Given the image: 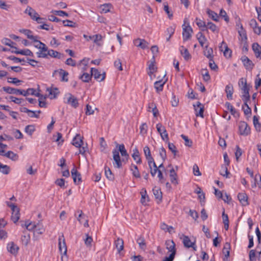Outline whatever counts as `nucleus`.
Here are the masks:
<instances>
[{
	"mask_svg": "<svg viewBox=\"0 0 261 261\" xmlns=\"http://www.w3.org/2000/svg\"><path fill=\"white\" fill-rule=\"evenodd\" d=\"M3 90L8 94H13L16 95H22L27 96L30 94H34L36 91L34 88H29L27 90H20L10 87H4Z\"/></svg>",
	"mask_w": 261,
	"mask_h": 261,
	"instance_id": "1",
	"label": "nucleus"
},
{
	"mask_svg": "<svg viewBox=\"0 0 261 261\" xmlns=\"http://www.w3.org/2000/svg\"><path fill=\"white\" fill-rule=\"evenodd\" d=\"M34 47L39 49L36 53L38 58H47V53L48 51L47 46L43 42L37 40H35Z\"/></svg>",
	"mask_w": 261,
	"mask_h": 261,
	"instance_id": "2",
	"label": "nucleus"
},
{
	"mask_svg": "<svg viewBox=\"0 0 261 261\" xmlns=\"http://www.w3.org/2000/svg\"><path fill=\"white\" fill-rule=\"evenodd\" d=\"M186 19L184 20V24L182 25L183 32L182 37L184 41H187L191 37V34L193 33V30L188 23L187 25H186Z\"/></svg>",
	"mask_w": 261,
	"mask_h": 261,
	"instance_id": "3",
	"label": "nucleus"
},
{
	"mask_svg": "<svg viewBox=\"0 0 261 261\" xmlns=\"http://www.w3.org/2000/svg\"><path fill=\"white\" fill-rule=\"evenodd\" d=\"M150 169V172L152 177H154L156 173H158V177L159 180L163 183L164 182V177L162 171L159 169L156 164L155 166L152 164V165L149 166Z\"/></svg>",
	"mask_w": 261,
	"mask_h": 261,
	"instance_id": "4",
	"label": "nucleus"
},
{
	"mask_svg": "<svg viewBox=\"0 0 261 261\" xmlns=\"http://www.w3.org/2000/svg\"><path fill=\"white\" fill-rule=\"evenodd\" d=\"M157 131L160 134L162 139L166 142H168V135L165 127L160 123H158L156 125Z\"/></svg>",
	"mask_w": 261,
	"mask_h": 261,
	"instance_id": "5",
	"label": "nucleus"
},
{
	"mask_svg": "<svg viewBox=\"0 0 261 261\" xmlns=\"http://www.w3.org/2000/svg\"><path fill=\"white\" fill-rule=\"evenodd\" d=\"M239 129L241 135L247 136L250 133V128L245 121L240 122Z\"/></svg>",
	"mask_w": 261,
	"mask_h": 261,
	"instance_id": "6",
	"label": "nucleus"
},
{
	"mask_svg": "<svg viewBox=\"0 0 261 261\" xmlns=\"http://www.w3.org/2000/svg\"><path fill=\"white\" fill-rule=\"evenodd\" d=\"M113 160L115 161L114 166L117 168L122 167V162L124 161V159L121 161L119 155V151L116 149H114L112 151Z\"/></svg>",
	"mask_w": 261,
	"mask_h": 261,
	"instance_id": "7",
	"label": "nucleus"
},
{
	"mask_svg": "<svg viewBox=\"0 0 261 261\" xmlns=\"http://www.w3.org/2000/svg\"><path fill=\"white\" fill-rule=\"evenodd\" d=\"M91 72L92 76H93L94 79L98 82H101L103 81L106 78V73L104 72L102 73H101L96 68H91Z\"/></svg>",
	"mask_w": 261,
	"mask_h": 261,
	"instance_id": "8",
	"label": "nucleus"
},
{
	"mask_svg": "<svg viewBox=\"0 0 261 261\" xmlns=\"http://www.w3.org/2000/svg\"><path fill=\"white\" fill-rule=\"evenodd\" d=\"M193 107L196 112V116L203 118L204 107L203 105L199 101H197L196 104L193 105Z\"/></svg>",
	"mask_w": 261,
	"mask_h": 261,
	"instance_id": "9",
	"label": "nucleus"
},
{
	"mask_svg": "<svg viewBox=\"0 0 261 261\" xmlns=\"http://www.w3.org/2000/svg\"><path fill=\"white\" fill-rule=\"evenodd\" d=\"M144 153L146 160L148 161V166H150L153 164L155 166V162L153 158L151 155V152L148 146H145L143 149Z\"/></svg>",
	"mask_w": 261,
	"mask_h": 261,
	"instance_id": "10",
	"label": "nucleus"
},
{
	"mask_svg": "<svg viewBox=\"0 0 261 261\" xmlns=\"http://www.w3.org/2000/svg\"><path fill=\"white\" fill-rule=\"evenodd\" d=\"M67 96L68 97L66 103L74 108H77L79 106L77 99L70 93H68Z\"/></svg>",
	"mask_w": 261,
	"mask_h": 261,
	"instance_id": "11",
	"label": "nucleus"
},
{
	"mask_svg": "<svg viewBox=\"0 0 261 261\" xmlns=\"http://www.w3.org/2000/svg\"><path fill=\"white\" fill-rule=\"evenodd\" d=\"M59 249L61 252L62 253V251L63 250V254L66 255L67 253V247L66 245V243L65 242V240L64 239V236L62 235L61 237H59Z\"/></svg>",
	"mask_w": 261,
	"mask_h": 261,
	"instance_id": "12",
	"label": "nucleus"
},
{
	"mask_svg": "<svg viewBox=\"0 0 261 261\" xmlns=\"http://www.w3.org/2000/svg\"><path fill=\"white\" fill-rule=\"evenodd\" d=\"M165 244L166 248L171 252L170 254H173V257H175L176 254L175 244L173 240H168L166 241Z\"/></svg>",
	"mask_w": 261,
	"mask_h": 261,
	"instance_id": "13",
	"label": "nucleus"
},
{
	"mask_svg": "<svg viewBox=\"0 0 261 261\" xmlns=\"http://www.w3.org/2000/svg\"><path fill=\"white\" fill-rule=\"evenodd\" d=\"M135 45L139 47L142 49H145L148 47V42L144 39L140 38L136 39L134 40Z\"/></svg>",
	"mask_w": 261,
	"mask_h": 261,
	"instance_id": "14",
	"label": "nucleus"
},
{
	"mask_svg": "<svg viewBox=\"0 0 261 261\" xmlns=\"http://www.w3.org/2000/svg\"><path fill=\"white\" fill-rule=\"evenodd\" d=\"M241 60L243 63L244 66L247 69H252L254 67V64L246 56L242 57Z\"/></svg>",
	"mask_w": 261,
	"mask_h": 261,
	"instance_id": "15",
	"label": "nucleus"
},
{
	"mask_svg": "<svg viewBox=\"0 0 261 261\" xmlns=\"http://www.w3.org/2000/svg\"><path fill=\"white\" fill-rule=\"evenodd\" d=\"M113 6L110 3H106L99 6L100 13H107L111 12V10L113 9Z\"/></svg>",
	"mask_w": 261,
	"mask_h": 261,
	"instance_id": "16",
	"label": "nucleus"
},
{
	"mask_svg": "<svg viewBox=\"0 0 261 261\" xmlns=\"http://www.w3.org/2000/svg\"><path fill=\"white\" fill-rule=\"evenodd\" d=\"M20 32L25 35L28 38L32 40L34 42H35V40H37V39L39 38V37L37 36L33 35L32 34V32L30 30L22 29L20 30Z\"/></svg>",
	"mask_w": 261,
	"mask_h": 261,
	"instance_id": "17",
	"label": "nucleus"
},
{
	"mask_svg": "<svg viewBox=\"0 0 261 261\" xmlns=\"http://www.w3.org/2000/svg\"><path fill=\"white\" fill-rule=\"evenodd\" d=\"M24 13L28 14L31 18L34 20H35L36 18L39 17V14L37 13V12L30 6H28L24 11Z\"/></svg>",
	"mask_w": 261,
	"mask_h": 261,
	"instance_id": "18",
	"label": "nucleus"
},
{
	"mask_svg": "<svg viewBox=\"0 0 261 261\" xmlns=\"http://www.w3.org/2000/svg\"><path fill=\"white\" fill-rule=\"evenodd\" d=\"M219 47L220 51H223L224 55L225 57L227 56V52H229L228 57H231V50L228 47L227 44L224 41L222 42Z\"/></svg>",
	"mask_w": 261,
	"mask_h": 261,
	"instance_id": "19",
	"label": "nucleus"
},
{
	"mask_svg": "<svg viewBox=\"0 0 261 261\" xmlns=\"http://www.w3.org/2000/svg\"><path fill=\"white\" fill-rule=\"evenodd\" d=\"M48 56H50L51 58L61 59L64 57V55L53 49H48L47 53V58Z\"/></svg>",
	"mask_w": 261,
	"mask_h": 261,
	"instance_id": "20",
	"label": "nucleus"
},
{
	"mask_svg": "<svg viewBox=\"0 0 261 261\" xmlns=\"http://www.w3.org/2000/svg\"><path fill=\"white\" fill-rule=\"evenodd\" d=\"M252 47L255 57L261 59V46L257 43H254L252 44Z\"/></svg>",
	"mask_w": 261,
	"mask_h": 261,
	"instance_id": "21",
	"label": "nucleus"
},
{
	"mask_svg": "<svg viewBox=\"0 0 261 261\" xmlns=\"http://www.w3.org/2000/svg\"><path fill=\"white\" fill-rule=\"evenodd\" d=\"M225 91L226 93L227 98L229 100L232 99V94H233V93L234 91L232 85L231 84H229L226 85V86L225 87Z\"/></svg>",
	"mask_w": 261,
	"mask_h": 261,
	"instance_id": "22",
	"label": "nucleus"
},
{
	"mask_svg": "<svg viewBox=\"0 0 261 261\" xmlns=\"http://www.w3.org/2000/svg\"><path fill=\"white\" fill-rule=\"evenodd\" d=\"M72 145L76 147H81L83 144V140L80 135L77 134L72 140Z\"/></svg>",
	"mask_w": 261,
	"mask_h": 261,
	"instance_id": "23",
	"label": "nucleus"
},
{
	"mask_svg": "<svg viewBox=\"0 0 261 261\" xmlns=\"http://www.w3.org/2000/svg\"><path fill=\"white\" fill-rule=\"evenodd\" d=\"M7 248L8 251L12 254H17L19 247L12 242L8 244Z\"/></svg>",
	"mask_w": 261,
	"mask_h": 261,
	"instance_id": "24",
	"label": "nucleus"
},
{
	"mask_svg": "<svg viewBox=\"0 0 261 261\" xmlns=\"http://www.w3.org/2000/svg\"><path fill=\"white\" fill-rule=\"evenodd\" d=\"M230 249V245L228 243H225L222 250L223 253L225 256L223 258L224 261H228V258L229 256V250Z\"/></svg>",
	"mask_w": 261,
	"mask_h": 261,
	"instance_id": "25",
	"label": "nucleus"
},
{
	"mask_svg": "<svg viewBox=\"0 0 261 261\" xmlns=\"http://www.w3.org/2000/svg\"><path fill=\"white\" fill-rule=\"evenodd\" d=\"M238 198L240 202L243 205L248 204V196L245 193H240L238 195Z\"/></svg>",
	"mask_w": 261,
	"mask_h": 261,
	"instance_id": "26",
	"label": "nucleus"
},
{
	"mask_svg": "<svg viewBox=\"0 0 261 261\" xmlns=\"http://www.w3.org/2000/svg\"><path fill=\"white\" fill-rule=\"evenodd\" d=\"M180 52L185 60L188 61L191 58V56L190 54L188 49L185 48L183 46H181L180 47Z\"/></svg>",
	"mask_w": 261,
	"mask_h": 261,
	"instance_id": "27",
	"label": "nucleus"
},
{
	"mask_svg": "<svg viewBox=\"0 0 261 261\" xmlns=\"http://www.w3.org/2000/svg\"><path fill=\"white\" fill-rule=\"evenodd\" d=\"M213 49L211 47H208V45H206L205 46V50L204 51V55L208 59H209L210 61H213Z\"/></svg>",
	"mask_w": 261,
	"mask_h": 261,
	"instance_id": "28",
	"label": "nucleus"
},
{
	"mask_svg": "<svg viewBox=\"0 0 261 261\" xmlns=\"http://www.w3.org/2000/svg\"><path fill=\"white\" fill-rule=\"evenodd\" d=\"M170 177L172 184L175 185L178 184L177 174L173 168L170 170Z\"/></svg>",
	"mask_w": 261,
	"mask_h": 261,
	"instance_id": "29",
	"label": "nucleus"
},
{
	"mask_svg": "<svg viewBox=\"0 0 261 261\" xmlns=\"http://www.w3.org/2000/svg\"><path fill=\"white\" fill-rule=\"evenodd\" d=\"M115 245L116 249H117L118 253H120V251L124 248L123 240L120 238H118L115 241Z\"/></svg>",
	"mask_w": 261,
	"mask_h": 261,
	"instance_id": "30",
	"label": "nucleus"
},
{
	"mask_svg": "<svg viewBox=\"0 0 261 261\" xmlns=\"http://www.w3.org/2000/svg\"><path fill=\"white\" fill-rule=\"evenodd\" d=\"M132 157L133 159L136 162L137 164H141V159L140 156L139 151L137 148H135L133 149Z\"/></svg>",
	"mask_w": 261,
	"mask_h": 261,
	"instance_id": "31",
	"label": "nucleus"
},
{
	"mask_svg": "<svg viewBox=\"0 0 261 261\" xmlns=\"http://www.w3.org/2000/svg\"><path fill=\"white\" fill-rule=\"evenodd\" d=\"M47 91L48 92L49 95H50V98L53 99L57 97V95L59 94V92L57 88H47L46 89Z\"/></svg>",
	"mask_w": 261,
	"mask_h": 261,
	"instance_id": "32",
	"label": "nucleus"
},
{
	"mask_svg": "<svg viewBox=\"0 0 261 261\" xmlns=\"http://www.w3.org/2000/svg\"><path fill=\"white\" fill-rule=\"evenodd\" d=\"M141 202L142 204H146V202L149 201V198L146 194V191L145 189H142L141 192Z\"/></svg>",
	"mask_w": 261,
	"mask_h": 261,
	"instance_id": "33",
	"label": "nucleus"
},
{
	"mask_svg": "<svg viewBox=\"0 0 261 261\" xmlns=\"http://www.w3.org/2000/svg\"><path fill=\"white\" fill-rule=\"evenodd\" d=\"M165 83V82H163L161 80L156 81L154 83V88L156 89L157 92H160L163 90Z\"/></svg>",
	"mask_w": 261,
	"mask_h": 261,
	"instance_id": "34",
	"label": "nucleus"
},
{
	"mask_svg": "<svg viewBox=\"0 0 261 261\" xmlns=\"http://www.w3.org/2000/svg\"><path fill=\"white\" fill-rule=\"evenodd\" d=\"M196 37L200 45L203 47L204 43L207 41L206 38L201 32H199Z\"/></svg>",
	"mask_w": 261,
	"mask_h": 261,
	"instance_id": "35",
	"label": "nucleus"
},
{
	"mask_svg": "<svg viewBox=\"0 0 261 261\" xmlns=\"http://www.w3.org/2000/svg\"><path fill=\"white\" fill-rule=\"evenodd\" d=\"M238 33L240 37L241 38L242 41L246 42L247 39L246 32V31L244 29L242 24L241 25L240 30H239Z\"/></svg>",
	"mask_w": 261,
	"mask_h": 261,
	"instance_id": "36",
	"label": "nucleus"
},
{
	"mask_svg": "<svg viewBox=\"0 0 261 261\" xmlns=\"http://www.w3.org/2000/svg\"><path fill=\"white\" fill-rule=\"evenodd\" d=\"M195 21L197 26L201 29V31H203L206 30V24L204 21L196 18Z\"/></svg>",
	"mask_w": 261,
	"mask_h": 261,
	"instance_id": "37",
	"label": "nucleus"
},
{
	"mask_svg": "<svg viewBox=\"0 0 261 261\" xmlns=\"http://www.w3.org/2000/svg\"><path fill=\"white\" fill-rule=\"evenodd\" d=\"M183 243L187 248L193 247V245H194V243L192 242L189 238L186 236L184 237Z\"/></svg>",
	"mask_w": 261,
	"mask_h": 261,
	"instance_id": "38",
	"label": "nucleus"
},
{
	"mask_svg": "<svg viewBox=\"0 0 261 261\" xmlns=\"http://www.w3.org/2000/svg\"><path fill=\"white\" fill-rule=\"evenodd\" d=\"M80 79H81L83 82L85 83L89 82L91 78H92V74H89L88 73H83L82 75H81L79 77Z\"/></svg>",
	"mask_w": 261,
	"mask_h": 261,
	"instance_id": "39",
	"label": "nucleus"
},
{
	"mask_svg": "<svg viewBox=\"0 0 261 261\" xmlns=\"http://www.w3.org/2000/svg\"><path fill=\"white\" fill-rule=\"evenodd\" d=\"M130 170L133 172V175L136 178H140L141 175L138 170V167L134 164H132Z\"/></svg>",
	"mask_w": 261,
	"mask_h": 261,
	"instance_id": "40",
	"label": "nucleus"
},
{
	"mask_svg": "<svg viewBox=\"0 0 261 261\" xmlns=\"http://www.w3.org/2000/svg\"><path fill=\"white\" fill-rule=\"evenodd\" d=\"M117 146H118L119 147L118 151L120 152L122 156L126 158H128L129 156V155L125 148L124 144H122L120 145H117Z\"/></svg>",
	"mask_w": 261,
	"mask_h": 261,
	"instance_id": "41",
	"label": "nucleus"
},
{
	"mask_svg": "<svg viewBox=\"0 0 261 261\" xmlns=\"http://www.w3.org/2000/svg\"><path fill=\"white\" fill-rule=\"evenodd\" d=\"M105 175H106L107 178L108 179H109L110 180H112V181L114 179V176L113 174L111 169L106 166L105 167Z\"/></svg>",
	"mask_w": 261,
	"mask_h": 261,
	"instance_id": "42",
	"label": "nucleus"
},
{
	"mask_svg": "<svg viewBox=\"0 0 261 261\" xmlns=\"http://www.w3.org/2000/svg\"><path fill=\"white\" fill-rule=\"evenodd\" d=\"M137 243L139 244L141 249L145 250L146 247V243L143 237L140 236L137 240Z\"/></svg>",
	"mask_w": 261,
	"mask_h": 261,
	"instance_id": "43",
	"label": "nucleus"
},
{
	"mask_svg": "<svg viewBox=\"0 0 261 261\" xmlns=\"http://www.w3.org/2000/svg\"><path fill=\"white\" fill-rule=\"evenodd\" d=\"M20 218L19 210H17L15 212H12L11 219L14 223H16Z\"/></svg>",
	"mask_w": 261,
	"mask_h": 261,
	"instance_id": "44",
	"label": "nucleus"
},
{
	"mask_svg": "<svg viewBox=\"0 0 261 261\" xmlns=\"http://www.w3.org/2000/svg\"><path fill=\"white\" fill-rule=\"evenodd\" d=\"M4 156L13 161H16L18 159V155L11 151H8L7 153H5Z\"/></svg>",
	"mask_w": 261,
	"mask_h": 261,
	"instance_id": "45",
	"label": "nucleus"
},
{
	"mask_svg": "<svg viewBox=\"0 0 261 261\" xmlns=\"http://www.w3.org/2000/svg\"><path fill=\"white\" fill-rule=\"evenodd\" d=\"M148 69L149 71L148 72V74L149 75L151 76L152 74L156 71L157 67L154 65V63L152 62L149 65Z\"/></svg>",
	"mask_w": 261,
	"mask_h": 261,
	"instance_id": "46",
	"label": "nucleus"
},
{
	"mask_svg": "<svg viewBox=\"0 0 261 261\" xmlns=\"http://www.w3.org/2000/svg\"><path fill=\"white\" fill-rule=\"evenodd\" d=\"M25 226L26 228L29 230H34V231H35V228L39 227V223H37V224H35L34 223H33V224H32V223H27V222H25Z\"/></svg>",
	"mask_w": 261,
	"mask_h": 261,
	"instance_id": "47",
	"label": "nucleus"
},
{
	"mask_svg": "<svg viewBox=\"0 0 261 261\" xmlns=\"http://www.w3.org/2000/svg\"><path fill=\"white\" fill-rule=\"evenodd\" d=\"M206 28H208L214 33H218L219 32V29L218 27L216 25V24H215L212 22H209L207 23V24H206Z\"/></svg>",
	"mask_w": 261,
	"mask_h": 261,
	"instance_id": "48",
	"label": "nucleus"
},
{
	"mask_svg": "<svg viewBox=\"0 0 261 261\" xmlns=\"http://www.w3.org/2000/svg\"><path fill=\"white\" fill-rule=\"evenodd\" d=\"M0 172L5 174H8L10 172V167L0 163Z\"/></svg>",
	"mask_w": 261,
	"mask_h": 261,
	"instance_id": "49",
	"label": "nucleus"
},
{
	"mask_svg": "<svg viewBox=\"0 0 261 261\" xmlns=\"http://www.w3.org/2000/svg\"><path fill=\"white\" fill-rule=\"evenodd\" d=\"M207 13L208 15V16L211 17V18L214 20V21H218V14L215 13L214 11H213L210 10H208L207 11Z\"/></svg>",
	"mask_w": 261,
	"mask_h": 261,
	"instance_id": "50",
	"label": "nucleus"
},
{
	"mask_svg": "<svg viewBox=\"0 0 261 261\" xmlns=\"http://www.w3.org/2000/svg\"><path fill=\"white\" fill-rule=\"evenodd\" d=\"M59 74L62 77V81L67 82L68 81V79L66 77L68 75V73L67 71L63 69H60L59 71Z\"/></svg>",
	"mask_w": 261,
	"mask_h": 261,
	"instance_id": "51",
	"label": "nucleus"
},
{
	"mask_svg": "<svg viewBox=\"0 0 261 261\" xmlns=\"http://www.w3.org/2000/svg\"><path fill=\"white\" fill-rule=\"evenodd\" d=\"M35 130V126L33 125H28L25 127V132L30 136L32 135Z\"/></svg>",
	"mask_w": 261,
	"mask_h": 261,
	"instance_id": "52",
	"label": "nucleus"
},
{
	"mask_svg": "<svg viewBox=\"0 0 261 261\" xmlns=\"http://www.w3.org/2000/svg\"><path fill=\"white\" fill-rule=\"evenodd\" d=\"M8 82L9 83H11L16 85V86H18L20 85V83L22 82V81L18 80L16 77H8Z\"/></svg>",
	"mask_w": 261,
	"mask_h": 261,
	"instance_id": "53",
	"label": "nucleus"
},
{
	"mask_svg": "<svg viewBox=\"0 0 261 261\" xmlns=\"http://www.w3.org/2000/svg\"><path fill=\"white\" fill-rule=\"evenodd\" d=\"M17 53H20V55L28 56L31 57H34L33 53L29 49H25L24 50H21L19 52H17Z\"/></svg>",
	"mask_w": 261,
	"mask_h": 261,
	"instance_id": "54",
	"label": "nucleus"
},
{
	"mask_svg": "<svg viewBox=\"0 0 261 261\" xmlns=\"http://www.w3.org/2000/svg\"><path fill=\"white\" fill-rule=\"evenodd\" d=\"M153 194L155 196V198L156 199L161 200L162 198V193L160 189H153Z\"/></svg>",
	"mask_w": 261,
	"mask_h": 261,
	"instance_id": "55",
	"label": "nucleus"
},
{
	"mask_svg": "<svg viewBox=\"0 0 261 261\" xmlns=\"http://www.w3.org/2000/svg\"><path fill=\"white\" fill-rule=\"evenodd\" d=\"M181 137L185 140V145L186 146L191 147L192 146L193 142L192 140L189 139L187 136L184 135H181Z\"/></svg>",
	"mask_w": 261,
	"mask_h": 261,
	"instance_id": "56",
	"label": "nucleus"
},
{
	"mask_svg": "<svg viewBox=\"0 0 261 261\" xmlns=\"http://www.w3.org/2000/svg\"><path fill=\"white\" fill-rule=\"evenodd\" d=\"M167 142L169 149L173 153L174 155L175 156L177 152L176 146L174 144L170 143L169 141Z\"/></svg>",
	"mask_w": 261,
	"mask_h": 261,
	"instance_id": "57",
	"label": "nucleus"
},
{
	"mask_svg": "<svg viewBox=\"0 0 261 261\" xmlns=\"http://www.w3.org/2000/svg\"><path fill=\"white\" fill-rule=\"evenodd\" d=\"M3 43L5 44L6 45L10 46L13 49H16V47H14L12 45V44H14L13 42H12L10 39L8 38H4L3 40Z\"/></svg>",
	"mask_w": 261,
	"mask_h": 261,
	"instance_id": "58",
	"label": "nucleus"
},
{
	"mask_svg": "<svg viewBox=\"0 0 261 261\" xmlns=\"http://www.w3.org/2000/svg\"><path fill=\"white\" fill-rule=\"evenodd\" d=\"M255 186L257 185L259 188H261V176L260 174H256L254 177Z\"/></svg>",
	"mask_w": 261,
	"mask_h": 261,
	"instance_id": "59",
	"label": "nucleus"
},
{
	"mask_svg": "<svg viewBox=\"0 0 261 261\" xmlns=\"http://www.w3.org/2000/svg\"><path fill=\"white\" fill-rule=\"evenodd\" d=\"M242 149L240 148V147L238 145L236 146V151L235 152V156H236V160L237 162L239 161V158L242 155Z\"/></svg>",
	"mask_w": 261,
	"mask_h": 261,
	"instance_id": "60",
	"label": "nucleus"
},
{
	"mask_svg": "<svg viewBox=\"0 0 261 261\" xmlns=\"http://www.w3.org/2000/svg\"><path fill=\"white\" fill-rule=\"evenodd\" d=\"M99 140H100V146L101 151H102L104 150H105L106 148H107V144L104 138L101 137L99 139Z\"/></svg>",
	"mask_w": 261,
	"mask_h": 261,
	"instance_id": "61",
	"label": "nucleus"
},
{
	"mask_svg": "<svg viewBox=\"0 0 261 261\" xmlns=\"http://www.w3.org/2000/svg\"><path fill=\"white\" fill-rule=\"evenodd\" d=\"M75 184L78 185L81 182V175L80 173L76 174L75 176H72Z\"/></svg>",
	"mask_w": 261,
	"mask_h": 261,
	"instance_id": "62",
	"label": "nucleus"
},
{
	"mask_svg": "<svg viewBox=\"0 0 261 261\" xmlns=\"http://www.w3.org/2000/svg\"><path fill=\"white\" fill-rule=\"evenodd\" d=\"M204 81L207 82L210 80V75L207 69H203L202 72Z\"/></svg>",
	"mask_w": 261,
	"mask_h": 261,
	"instance_id": "63",
	"label": "nucleus"
},
{
	"mask_svg": "<svg viewBox=\"0 0 261 261\" xmlns=\"http://www.w3.org/2000/svg\"><path fill=\"white\" fill-rule=\"evenodd\" d=\"M242 109H243L244 113L245 115H247L251 114V109L248 106V105H243L242 106Z\"/></svg>",
	"mask_w": 261,
	"mask_h": 261,
	"instance_id": "64",
	"label": "nucleus"
}]
</instances>
